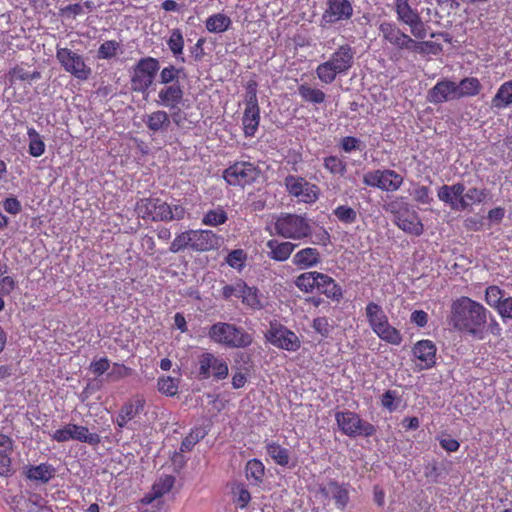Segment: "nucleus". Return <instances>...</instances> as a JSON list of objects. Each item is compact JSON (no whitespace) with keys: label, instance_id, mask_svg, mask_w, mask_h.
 <instances>
[{"label":"nucleus","instance_id":"nucleus-1","mask_svg":"<svg viewBox=\"0 0 512 512\" xmlns=\"http://www.w3.org/2000/svg\"><path fill=\"white\" fill-rule=\"evenodd\" d=\"M489 316L490 311L481 303L461 296L451 305L450 324L460 333L476 340H484Z\"/></svg>","mask_w":512,"mask_h":512},{"label":"nucleus","instance_id":"nucleus-2","mask_svg":"<svg viewBox=\"0 0 512 512\" xmlns=\"http://www.w3.org/2000/svg\"><path fill=\"white\" fill-rule=\"evenodd\" d=\"M379 31L383 39L399 50H408L418 54H438L442 51V46L433 41H417L410 35L403 32L393 22H383L380 24Z\"/></svg>","mask_w":512,"mask_h":512},{"label":"nucleus","instance_id":"nucleus-3","mask_svg":"<svg viewBox=\"0 0 512 512\" xmlns=\"http://www.w3.org/2000/svg\"><path fill=\"white\" fill-rule=\"evenodd\" d=\"M463 183L453 185H442L437 192L440 201L449 205L452 210L463 211L473 204H480L485 201L488 195L486 189L476 187L469 188L465 193Z\"/></svg>","mask_w":512,"mask_h":512},{"label":"nucleus","instance_id":"nucleus-4","mask_svg":"<svg viewBox=\"0 0 512 512\" xmlns=\"http://www.w3.org/2000/svg\"><path fill=\"white\" fill-rule=\"evenodd\" d=\"M355 49L349 44L340 45L330 58L316 67V75L324 84H331L337 75L346 74L353 66Z\"/></svg>","mask_w":512,"mask_h":512},{"label":"nucleus","instance_id":"nucleus-5","mask_svg":"<svg viewBox=\"0 0 512 512\" xmlns=\"http://www.w3.org/2000/svg\"><path fill=\"white\" fill-rule=\"evenodd\" d=\"M270 235L284 239L303 240L311 236L312 227L303 215L294 213H280L274 217L271 226L267 228Z\"/></svg>","mask_w":512,"mask_h":512},{"label":"nucleus","instance_id":"nucleus-6","mask_svg":"<svg viewBox=\"0 0 512 512\" xmlns=\"http://www.w3.org/2000/svg\"><path fill=\"white\" fill-rule=\"evenodd\" d=\"M209 339L230 349H244L253 343V336L244 328L228 322H216L208 330Z\"/></svg>","mask_w":512,"mask_h":512},{"label":"nucleus","instance_id":"nucleus-7","mask_svg":"<svg viewBox=\"0 0 512 512\" xmlns=\"http://www.w3.org/2000/svg\"><path fill=\"white\" fill-rule=\"evenodd\" d=\"M136 213L143 219L152 221L181 220L185 216V208L181 205L171 206L159 198H142L135 206Z\"/></svg>","mask_w":512,"mask_h":512},{"label":"nucleus","instance_id":"nucleus-8","mask_svg":"<svg viewBox=\"0 0 512 512\" xmlns=\"http://www.w3.org/2000/svg\"><path fill=\"white\" fill-rule=\"evenodd\" d=\"M335 420L341 433L348 437H370L376 432L374 425L362 420L357 413L349 410L337 411Z\"/></svg>","mask_w":512,"mask_h":512},{"label":"nucleus","instance_id":"nucleus-9","mask_svg":"<svg viewBox=\"0 0 512 512\" xmlns=\"http://www.w3.org/2000/svg\"><path fill=\"white\" fill-rule=\"evenodd\" d=\"M160 63L156 58H141L132 68L131 87L133 91L145 93L152 85Z\"/></svg>","mask_w":512,"mask_h":512},{"label":"nucleus","instance_id":"nucleus-10","mask_svg":"<svg viewBox=\"0 0 512 512\" xmlns=\"http://www.w3.org/2000/svg\"><path fill=\"white\" fill-rule=\"evenodd\" d=\"M394 11L397 21L408 26L414 38L422 40L427 36V26L419 12L411 7L409 0H395Z\"/></svg>","mask_w":512,"mask_h":512},{"label":"nucleus","instance_id":"nucleus-11","mask_svg":"<svg viewBox=\"0 0 512 512\" xmlns=\"http://www.w3.org/2000/svg\"><path fill=\"white\" fill-rule=\"evenodd\" d=\"M261 174V170L251 162H235L223 172V178L232 186L244 187L255 182Z\"/></svg>","mask_w":512,"mask_h":512},{"label":"nucleus","instance_id":"nucleus-12","mask_svg":"<svg viewBox=\"0 0 512 512\" xmlns=\"http://www.w3.org/2000/svg\"><path fill=\"white\" fill-rule=\"evenodd\" d=\"M353 4L350 0H326L320 19L321 27H330L348 22L353 16Z\"/></svg>","mask_w":512,"mask_h":512},{"label":"nucleus","instance_id":"nucleus-13","mask_svg":"<svg viewBox=\"0 0 512 512\" xmlns=\"http://www.w3.org/2000/svg\"><path fill=\"white\" fill-rule=\"evenodd\" d=\"M399 207L398 202H391L387 205L386 210L395 215V224L406 233L420 236L424 232V226L416 211H410L409 205L404 204L403 212L397 210Z\"/></svg>","mask_w":512,"mask_h":512},{"label":"nucleus","instance_id":"nucleus-14","mask_svg":"<svg viewBox=\"0 0 512 512\" xmlns=\"http://www.w3.org/2000/svg\"><path fill=\"white\" fill-rule=\"evenodd\" d=\"M265 337L269 343L282 350L294 352L301 346L299 337L279 323H271Z\"/></svg>","mask_w":512,"mask_h":512},{"label":"nucleus","instance_id":"nucleus-15","mask_svg":"<svg viewBox=\"0 0 512 512\" xmlns=\"http://www.w3.org/2000/svg\"><path fill=\"white\" fill-rule=\"evenodd\" d=\"M284 184L287 192L303 203H314L319 196V188L302 177L288 175Z\"/></svg>","mask_w":512,"mask_h":512},{"label":"nucleus","instance_id":"nucleus-16","mask_svg":"<svg viewBox=\"0 0 512 512\" xmlns=\"http://www.w3.org/2000/svg\"><path fill=\"white\" fill-rule=\"evenodd\" d=\"M198 376L200 379H208L211 376L215 380H223L229 374L227 362L213 353L205 352L199 357Z\"/></svg>","mask_w":512,"mask_h":512},{"label":"nucleus","instance_id":"nucleus-17","mask_svg":"<svg viewBox=\"0 0 512 512\" xmlns=\"http://www.w3.org/2000/svg\"><path fill=\"white\" fill-rule=\"evenodd\" d=\"M56 57L65 71L71 73L78 79L85 80L89 77L91 70L84 63L83 58L68 48L57 46Z\"/></svg>","mask_w":512,"mask_h":512},{"label":"nucleus","instance_id":"nucleus-18","mask_svg":"<svg viewBox=\"0 0 512 512\" xmlns=\"http://www.w3.org/2000/svg\"><path fill=\"white\" fill-rule=\"evenodd\" d=\"M348 488V484L330 480L326 484L320 485L318 491L324 499L333 500L338 509L344 510L350 500Z\"/></svg>","mask_w":512,"mask_h":512},{"label":"nucleus","instance_id":"nucleus-19","mask_svg":"<svg viewBox=\"0 0 512 512\" xmlns=\"http://www.w3.org/2000/svg\"><path fill=\"white\" fill-rule=\"evenodd\" d=\"M192 250L204 252L218 249L223 238L211 230H190Z\"/></svg>","mask_w":512,"mask_h":512},{"label":"nucleus","instance_id":"nucleus-20","mask_svg":"<svg viewBox=\"0 0 512 512\" xmlns=\"http://www.w3.org/2000/svg\"><path fill=\"white\" fill-rule=\"evenodd\" d=\"M52 439L57 442L77 440L81 442L92 443L94 441L93 434L89 433L87 427L71 423L65 425L63 428L57 429L52 434Z\"/></svg>","mask_w":512,"mask_h":512},{"label":"nucleus","instance_id":"nucleus-21","mask_svg":"<svg viewBox=\"0 0 512 512\" xmlns=\"http://www.w3.org/2000/svg\"><path fill=\"white\" fill-rule=\"evenodd\" d=\"M430 103L440 104L449 100L458 99L456 83L451 80L437 82L428 92Z\"/></svg>","mask_w":512,"mask_h":512},{"label":"nucleus","instance_id":"nucleus-22","mask_svg":"<svg viewBox=\"0 0 512 512\" xmlns=\"http://www.w3.org/2000/svg\"><path fill=\"white\" fill-rule=\"evenodd\" d=\"M145 406V399L142 396L136 395L128 402H126L119 411L116 423L120 428L125 427L129 421L137 417Z\"/></svg>","mask_w":512,"mask_h":512},{"label":"nucleus","instance_id":"nucleus-23","mask_svg":"<svg viewBox=\"0 0 512 512\" xmlns=\"http://www.w3.org/2000/svg\"><path fill=\"white\" fill-rule=\"evenodd\" d=\"M436 346L431 340H420L412 349L413 355L421 361V369H429L436 362Z\"/></svg>","mask_w":512,"mask_h":512},{"label":"nucleus","instance_id":"nucleus-24","mask_svg":"<svg viewBox=\"0 0 512 512\" xmlns=\"http://www.w3.org/2000/svg\"><path fill=\"white\" fill-rule=\"evenodd\" d=\"M184 91L179 83L165 85L158 92V102L171 110L179 107L183 100Z\"/></svg>","mask_w":512,"mask_h":512},{"label":"nucleus","instance_id":"nucleus-25","mask_svg":"<svg viewBox=\"0 0 512 512\" xmlns=\"http://www.w3.org/2000/svg\"><path fill=\"white\" fill-rule=\"evenodd\" d=\"M268 248V257L277 262H284L288 260L297 247V244L290 241L280 242L277 239H270L266 243Z\"/></svg>","mask_w":512,"mask_h":512},{"label":"nucleus","instance_id":"nucleus-26","mask_svg":"<svg viewBox=\"0 0 512 512\" xmlns=\"http://www.w3.org/2000/svg\"><path fill=\"white\" fill-rule=\"evenodd\" d=\"M55 474L56 469L49 463L27 465L24 470V475L28 480L42 484L48 483Z\"/></svg>","mask_w":512,"mask_h":512},{"label":"nucleus","instance_id":"nucleus-27","mask_svg":"<svg viewBox=\"0 0 512 512\" xmlns=\"http://www.w3.org/2000/svg\"><path fill=\"white\" fill-rule=\"evenodd\" d=\"M320 262V252L312 247L303 248L297 251L292 257V264L302 270L315 267Z\"/></svg>","mask_w":512,"mask_h":512},{"label":"nucleus","instance_id":"nucleus-28","mask_svg":"<svg viewBox=\"0 0 512 512\" xmlns=\"http://www.w3.org/2000/svg\"><path fill=\"white\" fill-rule=\"evenodd\" d=\"M148 130L153 134L166 132L171 124L169 114L164 110H156L144 119Z\"/></svg>","mask_w":512,"mask_h":512},{"label":"nucleus","instance_id":"nucleus-29","mask_svg":"<svg viewBox=\"0 0 512 512\" xmlns=\"http://www.w3.org/2000/svg\"><path fill=\"white\" fill-rule=\"evenodd\" d=\"M371 329L381 340L389 344L399 345L402 342L400 331L390 325L388 317Z\"/></svg>","mask_w":512,"mask_h":512},{"label":"nucleus","instance_id":"nucleus-30","mask_svg":"<svg viewBox=\"0 0 512 512\" xmlns=\"http://www.w3.org/2000/svg\"><path fill=\"white\" fill-rule=\"evenodd\" d=\"M318 277L317 289L321 293L335 301H339L343 297L342 288L332 277L323 273H319Z\"/></svg>","mask_w":512,"mask_h":512},{"label":"nucleus","instance_id":"nucleus-31","mask_svg":"<svg viewBox=\"0 0 512 512\" xmlns=\"http://www.w3.org/2000/svg\"><path fill=\"white\" fill-rule=\"evenodd\" d=\"M260 122L259 108H245L242 117L243 131L246 137H253Z\"/></svg>","mask_w":512,"mask_h":512},{"label":"nucleus","instance_id":"nucleus-32","mask_svg":"<svg viewBox=\"0 0 512 512\" xmlns=\"http://www.w3.org/2000/svg\"><path fill=\"white\" fill-rule=\"evenodd\" d=\"M232 24V20L224 13H216L209 16L205 21V27L210 33H223Z\"/></svg>","mask_w":512,"mask_h":512},{"label":"nucleus","instance_id":"nucleus-33","mask_svg":"<svg viewBox=\"0 0 512 512\" xmlns=\"http://www.w3.org/2000/svg\"><path fill=\"white\" fill-rule=\"evenodd\" d=\"M297 90L303 101L314 105L322 104L326 99V94L322 90L312 87L307 83L299 85Z\"/></svg>","mask_w":512,"mask_h":512},{"label":"nucleus","instance_id":"nucleus-34","mask_svg":"<svg viewBox=\"0 0 512 512\" xmlns=\"http://www.w3.org/2000/svg\"><path fill=\"white\" fill-rule=\"evenodd\" d=\"M512 104V80L504 82L492 99V106L498 109L506 108Z\"/></svg>","mask_w":512,"mask_h":512},{"label":"nucleus","instance_id":"nucleus-35","mask_svg":"<svg viewBox=\"0 0 512 512\" xmlns=\"http://www.w3.org/2000/svg\"><path fill=\"white\" fill-rule=\"evenodd\" d=\"M167 45L173 56L180 62L184 63L185 58L182 56L184 49V37L180 29L175 28L171 30L170 36L167 40Z\"/></svg>","mask_w":512,"mask_h":512},{"label":"nucleus","instance_id":"nucleus-36","mask_svg":"<svg viewBox=\"0 0 512 512\" xmlns=\"http://www.w3.org/2000/svg\"><path fill=\"white\" fill-rule=\"evenodd\" d=\"M381 190L394 192L397 191L403 184V177L394 170L384 169L381 170Z\"/></svg>","mask_w":512,"mask_h":512},{"label":"nucleus","instance_id":"nucleus-37","mask_svg":"<svg viewBox=\"0 0 512 512\" xmlns=\"http://www.w3.org/2000/svg\"><path fill=\"white\" fill-rule=\"evenodd\" d=\"M266 452L280 466H287L290 462L289 450L274 441L267 442Z\"/></svg>","mask_w":512,"mask_h":512},{"label":"nucleus","instance_id":"nucleus-38","mask_svg":"<svg viewBox=\"0 0 512 512\" xmlns=\"http://www.w3.org/2000/svg\"><path fill=\"white\" fill-rule=\"evenodd\" d=\"M482 86L480 81L475 77H467L456 84L458 99L462 97H471L479 94Z\"/></svg>","mask_w":512,"mask_h":512},{"label":"nucleus","instance_id":"nucleus-39","mask_svg":"<svg viewBox=\"0 0 512 512\" xmlns=\"http://www.w3.org/2000/svg\"><path fill=\"white\" fill-rule=\"evenodd\" d=\"M7 77H8L10 85H13L18 80L19 81L38 80L41 77V74L39 71L29 72L24 67H22L20 65H16L8 71Z\"/></svg>","mask_w":512,"mask_h":512},{"label":"nucleus","instance_id":"nucleus-40","mask_svg":"<svg viewBox=\"0 0 512 512\" xmlns=\"http://www.w3.org/2000/svg\"><path fill=\"white\" fill-rule=\"evenodd\" d=\"M319 273L320 272L317 271H311L300 274L295 279L296 287L305 293H311L314 290V288H317Z\"/></svg>","mask_w":512,"mask_h":512},{"label":"nucleus","instance_id":"nucleus-41","mask_svg":"<svg viewBox=\"0 0 512 512\" xmlns=\"http://www.w3.org/2000/svg\"><path fill=\"white\" fill-rule=\"evenodd\" d=\"M27 135L29 138L28 152L32 157H40L45 152V143L42 140L40 134L33 127L27 129Z\"/></svg>","mask_w":512,"mask_h":512},{"label":"nucleus","instance_id":"nucleus-42","mask_svg":"<svg viewBox=\"0 0 512 512\" xmlns=\"http://www.w3.org/2000/svg\"><path fill=\"white\" fill-rule=\"evenodd\" d=\"M265 467L258 459H251L246 464V477L254 484L259 485L263 481Z\"/></svg>","mask_w":512,"mask_h":512},{"label":"nucleus","instance_id":"nucleus-43","mask_svg":"<svg viewBox=\"0 0 512 512\" xmlns=\"http://www.w3.org/2000/svg\"><path fill=\"white\" fill-rule=\"evenodd\" d=\"M207 435V430L203 427H195L191 429L190 433L183 439L180 451L190 452L193 447Z\"/></svg>","mask_w":512,"mask_h":512},{"label":"nucleus","instance_id":"nucleus-44","mask_svg":"<svg viewBox=\"0 0 512 512\" xmlns=\"http://www.w3.org/2000/svg\"><path fill=\"white\" fill-rule=\"evenodd\" d=\"M228 220V215L222 207L208 210L202 218V224L206 226H219Z\"/></svg>","mask_w":512,"mask_h":512},{"label":"nucleus","instance_id":"nucleus-45","mask_svg":"<svg viewBox=\"0 0 512 512\" xmlns=\"http://www.w3.org/2000/svg\"><path fill=\"white\" fill-rule=\"evenodd\" d=\"M365 314L369 323V326L373 328L379 322H382L387 318V315L383 311L382 307L375 302H370L365 308Z\"/></svg>","mask_w":512,"mask_h":512},{"label":"nucleus","instance_id":"nucleus-46","mask_svg":"<svg viewBox=\"0 0 512 512\" xmlns=\"http://www.w3.org/2000/svg\"><path fill=\"white\" fill-rule=\"evenodd\" d=\"M333 215L343 224L349 225L356 222L358 213L352 207L339 205L333 210Z\"/></svg>","mask_w":512,"mask_h":512},{"label":"nucleus","instance_id":"nucleus-47","mask_svg":"<svg viewBox=\"0 0 512 512\" xmlns=\"http://www.w3.org/2000/svg\"><path fill=\"white\" fill-rule=\"evenodd\" d=\"M323 164L331 174L344 176L347 172L346 162L338 156L325 157Z\"/></svg>","mask_w":512,"mask_h":512},{"label":"nucleus","instance_id":"nucleus-48","mask_svg":"<svg viewBox=\"0 0 512 512\" xmlns=\"http://www.w3.org/2000/svg\"><path fill=\"white\" fill-rule=\"evenodd\" d=\"M242 302L252 309H261L263 304L258 296V290L255 287H250L245 283L243 293L241 295Z\"/></svg>","mask_w":512,"mask_h":512},{"label":"nucleus","instance_id":"nucleus-49","mask_svg":"<svg viewBox=\"0 0 512 512\" xmlns=\"http://www.w3.org/2000/svg\"><path fill=\"white\" fill-rule=\"evenodd\" d=\"M182 72L183 68H177L174 65L166 66L160 72L159 83L163 85L179 83V76Z\"/></svg>","mask_w":512,"mask_h":512},{"label":"nucleus","instance_id":"nucleus-50","mask_svg":"<svg viewBox=\"0 0 512 512\" xmlns=\"http://www.w3.org/2000/svg\"><path fill=\"white\" fill-rule=\"evenodd\" d=\"M175 483V477L171 475H166L164 477L159 478L152 486V492L154 496L161 498L163 495L170 492Z\"/></svg>","mask_w":512,"mask_h":512},{"label":"nucleus","instance_id":"nucleus-51","mask_svg":"<svg viewBox=\"0 0 512 512\" xmlns=\"http://www.w3.org/2000/svg\"><path fill=\"white\" fill-rule=\"evenodd\" d=\"M503 296L504 292L498 286L491 285L486 288L485 301L490 307L497 309L504 300Z\"/></svg>","mask_w":512,"mask_h":512},{"label":"nucleus","instance_id":"nucleus-52","mask_svg":"<svg viewBox=\"0 0 512 512\" xmlns=\"http://www.w3.org/2000/svg\"><path fill=\"white\" fill-rule=\"evenodd\" d=\"M159 392L166 396H174L178 392V380L172 377H160L157 382Z\"/></svg>","mask_w":512,"mask_h":512},{"label":"nucleus","instance_id":"nucleus-53","mask_svg":"<svg viewBox=\"0 0 512 512\" xmlns=\"http://www.w3.org/2000/svg\"><path fill=\"white\" fill-rule=\"evenodd\" d=\"M188 247L192 249L190 231H186L177 235L172 241L169 250L173 253H177Z\"/></svg>","mask_w":512,"mask_h":512},{"label":"nucleus","instance_id":"nucleus-54","mask_svg":"<svg viewBox=\"0 0 512 512\" xmlns=\"http://www.w3.org/2000/svg\"><path fill=\"white\" fill-rule=\"evenodd\" d=\"M120 49L119 42L115 40H110L104 42L98 48V58L109 59L116 56L117 51Z\"/></svg>","mask_w":512,"mask_h":512},{"label":"nucleus","instance_id":"nucleus-55","mask_svg":"<svg viewBox=\"0 0 512 512\" xmlns=\"http://www.w3.org/2000/svg\"><path fill=\"white\" fill-rule=\"evenodd\" d=\"M244 287L245 282L239 279L233 284L225 285L222 288V296L225 299H229L233 296L236 298H241Z\"/></svg>","mask_w":512,"mask_h":512},{"label":"nucleus","instance_id":"nucleus-56","mask_svg":"<svg viewBox=\"0 0 512 512\" xmlns=\"http://www.w3.org/2000/svg\"><path fill=\"white\" fill-rule=\"evenodd\" d=\"M313 329L322 337L327 338L333 330V325L327 317H317L312 323Z\"/></svg>","mask_w":512,"mask_h":512},{"label":"nucleus","instance_id":"nucleus-57","mask_svg":"<svg viewBox=\"0 0 512 512\" xmlns=\"http://www.w3.org/2000/svg\"><path fill=\"white\" fill-rule=\"evenodd\" d=\"M245 105L246 108H259L255 81H249L246 85Z\"/></svg>","mask_w":512,"mask_h":512},{"label":"nucleus","instance_id":"nucleus-58","mask_svg":"<svg viewBox=\"0 0 512 512\" xmlns=\"http://www.w3.org/2000/svg\"><path fill=\"white\" fill-rule=\"evenodd\" d=\"M411 195L413 199L420 204L428 205L433 201L430 188L427 186H417L412 191Z\"/></svg>","mask_w":512,"mask_h":512},{"label":"nucleus","instance_id":"nucleus-59","mask_svg":"<svg viewBox=\"0 0 512 512\" xmlns=\"http://www.w3.org/2000/svg\"><path fill=\"white\" fill-rule=\"evenodd\" d=\"M11 452L12 450L0 449V476H9L12 472L11 468Z\"/></svg>","mask_w":512,"mask_h":512},{"label":"nucleus","instance_id":"nucleus-60","mask_svg":"<svg viewBox=\"0 0 512 512\" xmlns=\"http://www.w3.org/2000/svg\"><path fill=\"white\" fill-rule=\"evenodd\" d=\"M381 170L370 171L364 174L363 183L370 187L381 189Z\"/></svg>","mask_w":512,"mask_h":512},{"label":"nucleus","instance_id":"nucleus-61","mask_svg":"<svg viewBox=\"0 0 512 512\" xmlns=\"http://www.w3.org/2000/svg\"><path fill=\"white\" fill-rule=\"evenodd\" d=\"M244 258L243 250L237 249L228 254L226 261L232 268H240L243 265Z\"/></svg>","mask_w":512,"mask_h":512},{"label":"nucleus","instance_id":"nucleus-62","mask_svg":"<svg viewBox=\"0 0 512 512\" xmlns=\"http://www.w3.org/2000/svg\"><path fill=\"white\" fill-rule=\"evenodd\" d=\"M4 210L12 215H16L21 212L22 206L20 201L16 197H8L3 202Z\"/></svg>","mask_w":512,"mask_h":512},{"label":"nucleus","instance_id":"nucleus-63","mask_svg":"<svg viewBox=\"0 0 512 512\" xmlns=\"http://www.w3.org/2000/svg\"><path fill=\"white\" fill-rule=\"evenodd\" d=\"M340 145L345 152L349 153L354 150H359L361 141L358 138L346 136L342 138Z\"/></svg>","mask_w":512,"mask_h":512},{"label":"nucleus","instance_id":"nucleus-64","mask_svg":"<svg viewBox=\"0 0 512 512\" xmlns=\"http://www.w3.org/2000/svg\"><path fill=\"white\" fill-rule=\"evenodd\" d=\"M497 311L502 318L512 319V297L504 298Z\"/></svg>","mask_w":512,"mask_h":512}]
</instances>
